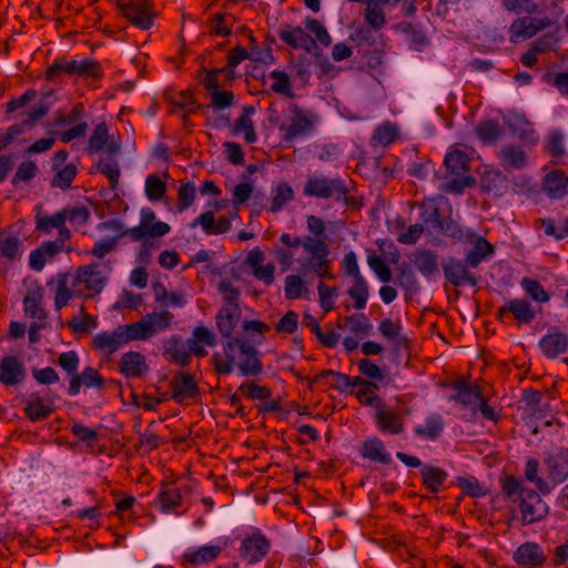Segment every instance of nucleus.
<instances>
[{"label": "nucleus", "instance_id": "nucleus-1", "mask_svg": "<svg viewBox=\"0 0 568 568\" xmlns=\"http://www.w3.org/2000/svg\"><path fill=\"white\" fill-rule=\"evenodd\" d=\"M173 317V314L169 311L152 312L138 322L119 325L124 344L151 339L159 333L169 329Z\"/></svg>", "mask_w": 568, "mask_h": 568}, {"label": "nucleus", "instance_id": "nucleus-2", "mask_svg": "<svg viewBox=\"0 0 568 568\" xmlns=\"http://www.w3.org/2000/svg\"><path fill=\"white\" fill-rule=\"evenodd\" d=\"M110 267L99 262L79 266L73 275H70L71 286L81 287L83 298H91L100 294L106 285Z\"/></svg>", "mask_w": 568, "mask_h": 568}, {"label": "nucleus", "instance_id": "nucleus-3", "mask_svg": "<svg viewBox=\"0 0 568 568\" xmlns=\"http://www.w3.org/2000/svg\"><path fill=\"white\" fill-rule=\"evenodd\" d=\"M348 192L349 189L346 180L341 178H328L325 175L310 176L303 189L305 196L333 199L336 202L344 201L346 204L348 203Z\"/></svg>", "mask_w": 568, "mask_h": 568}, {"label": "nucleus", "instance_id": "nucleus-4", "mask_svg": "<svg viewBox=\"0 0 568 568\" xmlns=\"http://www.w3.org/2000/svg\"><path fill=\"white\" fill-rule=\"evenodd\" d=\"M290 111L292 115L288 124L280 128L284 132V140L287 142H294L310 135L320 123V116L315 112L304 110L296 103L290 105Z\"/></svg>", "mask_w": 568, "mask_h": 568}, {"label": "nucleus", "instance_id": "nucleus-5", "mask_svg": "<svg viewBox=\"0 0 568 568\" xmlns=\"http://www.w3.org/2000/svg\"><path fill=\"white\" fill-rule=\"evenodd\" d=\"M230 352L235 351L237 366L243 376H257L263 373V364L257 349L240 338L229 341Z\"/></svg>", "mask_w": 568, "mask_h": 568}, {"label": "nucleus", "instance_id": "nucleus-6", "mask_svg": "<svg viewBox=\"0 0 568 568\" xmlns=\"http://www.w3.org/2000/svg\"><path fill=\"white\" fill-rule=\"evenodd\" d=\"M58 398L50 389L30 393L24 399V414L31 422L48 418L55 410Z\"/></svg>", "mask_w": 568, "mask_h": 568}, {"label": "nucleus", "instance_id": "nucleus-7", "mask_svg": "<svg viewBox=\"0 0 568 568\" xmlns=\"http://www.w3.org/2000/svg\"><path fill=\"white\" fill-rule=\"evenodd\" d=\"M120 12L136 28L149 30L154 24L156 16L151 0H130L119 3Z\"/></svg>", "mask_w": 568, "mask_h": 568}, {"label": "nucleus", "instance_id": "nucleus-8", "mask_svg": "<svg viewBox=\"0 0 568 568\" xmlns=\"http://www.w3.org/2000/svg\"><path fill=\"white\" fill-rule=\"evenodd\" d=\"M469 267L470 265H468L465 258L457 260L449 257L442 262L444 277L454 286H463L466 284L476 286L478 284L477 277L469 272Z\"/></svg>", "mask_w": 568, "mask_h": 568}, {"label": "nucleus", "instance_id": "nucleus-9", "mask_svg": "<svg viewBox=\"0 0 568 568\" xmlns=\"http://www.w3.org/2000/svg\"><path fill=\"white\" fill-rule=\"evenodd\" d=\"M551 21L549 18L534 19L531 17H521L513 21L509 27V39L513 43L532 38L539 31L548 28Z\"/></svg>", "mask_w": 568, "mask_h": 568}, {"label": "nucleus", "instance_id": "nucleus-10", "mask_svg": "<svg viewBox=\"0 0 568 568\" xmlns=\"http://www.w3.org/2000/svg\"><path fill=\"white\" fill-rule=\"evenodd\" d=\"M538 347L546 358H557L568 352V334L557 326H551L539 339Z\"/></svg>", "mask_w": 568, "mask_h": 568}, {"label": "nucleus", "instance_id": "nucleus-11", "mask_svg": "<svg viewBox=\"0 0 568 568\" xmlns=\"http://www.w3.org/2000/svg\"><path fill=\"white\" fill-rule=\"evenodd\" d=\"M521 523L531 525L541 520L548 514V506L534 490L524 491L520 500Z\"/></svg>", "mask_w": 568, "mask_h": 568}, {"label": "nucleus", "instance_id": "nucleus-12", "mask_svg": "<svg viewBox=\"0 0 568 568\" xmlns=\"http://www.w3.org/2000/svg\"><path fill=\"white\" fill-rule=\"evenodd\" d=\"M377 429L383 434L397 435L404 432L403 417L386 404H379L374 413Z\"/></svg>", "mask_w": 568, "mask_h": 568}, {"label": "nucleus", "instance_id": "nucleus-13", "mask_svg": "<svg viewBox=\"0 0 568 568\" xmlns=\"http://www.w3.org/2000/svg\"><path fill=\"white\" fill-rule=\"evenodd\" d=\"M271 544L262 534L246 537L241 545V557L253 565L261 561L270 551Z\"/></svg>", "mask_w": 568, "mask_h": 568}, {"label": "nucleus", "instance_id": "nucleus-14", "mask_svg": "<svg viewBox=\"0 0 568 568\" xmlns=\"http://www.w3.org/2000/svg\"><path fill=\"white\" fill-rule=\"evenodd\" d=\"M278 38L286 45L293 49H304L306 52H311L316 47L314 38L302 27L283 24L278 30Z\"/></svg>", "mask_w": 568, "mask_h": 568}, {"label": "nucleus", "instance_id": "nucleus-15", "mask_svg": "<svg viewBox=\"0 0 568 568\" xmlns=\"http://www.w3.org/2000/svg\"><path fill=\"white\" fill-rule=\"evenodd\" d=\"M170 386L172 398L178 403H182L185 399H194L200 393L194 377L182 371L174 374L170 381Z\"/></svg>", "mask_w": 568, "mask_h": 568}, {"label": "nucleus", "instance_id": "nucleus-16", "mask_svg": "<svg viewBox=\"0 0 568 568\" xmlns=\"http://www.w3.org/2000/svg\"><path fill=\"white\" fill-rule=\"evenodd\" d=\"M27 376L23 363L13 355L0 359V383L7 386L21 384Z\"/></svg>", "mask_w": 568, "mask_h": 568}, {"label": "nucleus", "instance_id": "nucleus-17", "mask_svg": "<svg viewBox=\"0 0 568 568\" xmlns=\"http://www.w3.org/2000/svg\"><path fill=\"white\" fill-rule=\"evenodd\" d=\"M466 241L474 244L465 257L468 265L473 268H476L480 263L487 261L495 252L493 244L470 231L467 232Z\"/></svg>", "mask_w": 568, "mask_h": 568}, {"label": "nucleus", "instance_id": "nucleus-18", "mask_svg": "<svg viewBox=\"0 0 568 568\" xmlns=\"http://www.w3.org/2000/svg\"><path fill=\"white\" fill-rule=\"evenodd\" d=\"M44 288L36 284L33 288H29L23 298V310L27 316L39 322L47 321L48 313L43 307Z\"/></svg>", "mask_w": 568, "mask_h": 568}, {"label": "nucleus", "instance_id": "nucleus-19", "mask_svg": "<svg viewBox=\"0 0 568 568\" xmlns=\"http://www.w3.org/2000/svg\"><path fill=\"white\" fill-rule=\"evenodd\" d=\"M36 230L49 235L53 230H58V237L62 240H70V230L64 224V216L61 210L52 215L37 214L36 215Z\"/></svg>", "mask_w": 568, "mask_h": 568}, {"label": "nucleus", "instance_id": "nucleus-20", "mask_svg": "<svg viewBox=\"0 0 568 568\" xmlns=\"http://www.w3.org/2000/svg\"><path fill=\"white\" fill-rule=\"evenodd\" d=\"M97 387L102 388L104 386V378L93 367H85L82 373H75L69 384L68 394L75 396L80 393L81 387Z\"/></svg>", "mask_w": 568, "mask_h": 568}, {"label": "nucleus", "instance_id": "nucleus-21", "mask_svg": "<svg viewBox=\"0 0 568 568\" xmlns=\"http://www.w3.org/2000/svg\"><path fill=\"white\" fill-rule=\"evenodd\" d=\"M506 312L511 313L518 324H529L536 317L530 302L525 298L509 300L499 308L498 316L503 317Z\"/></svg>", "mask_w": 568, "mask_h": 568}, {"label": "nucleus", "instance_id": "nucleus-22", "mask_svg": "<svg viewBox=\"0 0 568 568\" xmlns=\"http://www.w3.org/2000/svg\"><path fill=\"white\" fill-rule=\"evenodd\" d=\"M547 466L549 477L555 483H562L568 478V452L558 449L555 453L546 455L544 459Z\"/></svg>", "mask_w": 568, "mask_h": 568}, {"label": "nucleus", "instance_id": "nucleus-23", "mask_svg": "<svg viewBox=\"0 0 568 568\" xmlns=\"http://www.w3.org/2000/svg\"><path fill=\"white\" fill-rule=\"evenodd\" d=\"M514 560L519 566L530 568L542 565L546 560V556L538 544L527 541L516 549Z\"/></svg>", "mask_w": 568, "mask_h": 568}, {"label": "nucleus", "instance_id": "nucleus-24", "mask_svg": "<svg viewBox=\"0 0 568 568\" xmlns=\"http://www.w3.org/2000/svg\"><path fill=\"white\" fill-rule=\"evenodd\" d=\"M124 345L120 326L113 331L100 332L92 338V347L106 355L115 353Z\"/></svg>", "mask_w": 568, "mask_h": 568}, {"label": "nucleus", "instance_id": "nucleus-25", "mask_svg": "<svg viewBox=\"0 0 568 568\" xmlns=\"http://www.w3.org/2000/svg\"><path fill=\"white\" fill-rule=\"evenodd\" d=\"M226 542L223 545H204L201 547H190L184 552V559L192 565H205L214 561L225 548Z\"/></svg>", "mask_w": 568, "mask_h": 568}, {"label": "nucleus", "instance_id": "nucleus-26", "mask_svg": "<svg viewBox=\"0 0 568 568\" xmlns=\"http://www.w3.org/2000/svg\"><path fill=\"white\" fill-rule=\"evenodd\" d=\"M163 355L170 361L183 367L187 366L191 361L190 352L183 339L179 335H172L164 342Z\"/></svg>", "mask_w": 568, "mask_h": 568}, {"label": "nucleus", "instance_id": "nucleus-27", "mask_svg": "<svg viewBox=\"0 0 568 568\" xmlns=\"http://www.w3.org/2000/svg\"><path fill=\"white\" fill-rule=\"evenodd\" d=\"M49 111L48 105L44 102L39 103L30 112L23 114V119L8 128L7 132L17 138L28 131H30L38 121H40Z\"/></svg>", "mask_w": 568, "mask_h": 568}, {"label": "nucleus", "instance_id": "nucleus-28", "mask_svg": "<svg viewBox=\"0 0 568 568\" xmlns=\"http://www.w3.org/2000/svg\"><path fill=\"white\" fill-rule=\"evenodd\" d=\"M119 366L120 373L125 377H140L148 369L144 355L133 351L122 355Z\"/></svg>", "mask_w": 568, "mask_h": 568}, {"label": "nucleus", "instance_id": "nucleus-29", "mask_svg": "<svg viewBox=\"0 0 568 568\" xmlns=\"http://www.w3.org/2000/svg\"><path fill=\"white\" fill-rule=\"evenodd\" d=\"M423 485L430 494H438L444 489L448 473L437 466L423 465L420 468Z\"/></svg>", "mask_w": 568, "mask_h": 568}, {"label": "nucleus", "instance_id": "nucleus-30", "mask_svg": "<svg viewBox=\"0 0 568 568\" xmlns=\"http://www.w3.org/2000/svg\"><path fill=\"white\" fill-rule=\"evenodd\" d=\"M57 282H58V286H57V292H55V297H54V307L57 311H60L61 308L67 306L69 301L73 296L81 297V295H83L81 287L71 286L70 274H68V273L58 274Z\"/></svg>", "mask_w": 568, "mask_h": 568}, {"label": "nucleus", "instance_id": "nucleus-31", "mask_svg": "<svg viewBox=\"0 0 568 568\" xmlns=\"http://www.w3.org/2000/svg\"><path fill=\"white\" fill-rule=\"evenodd\" d=\"M395 283L405 292L406 301L413 298L419 291L417 276L407 264L395 268Z\"/></svg>", "mask_w": 568, "mask_h": 568}, {"label": "nucleus", "instance_id": "nucleus-32", "mask_svg": "<svg viewBox=\"0 0 568 568\" xmlns=\"http://www.w3.org/2000/svg\"><path fill=\"white\" fill-rule=\"evenodd\" d=\"M359 453L362 457L383 465H388L392 462L383 440L377 437L364 440Z\"/></svg>", "mask_w": 568, "mask_h": 568}, {"label": "nucleus", "instance_id": "nucleus-33", "mask_svg": "<svg viewBox=\"0 0 568 568\" xmlns=\"http://www.w3.org/2000/svg\"><path fill=\"white\" fill-rule=\"evenodd\" d=\"M542 190L551 199H562L568 193V179L562 172L552 171L544 178Z\"/></svg>", "mask_w": 568, "mask_h": 568}, {"label": "nucleus", "instance_id": "nucleus-34", "mask_svg": "<svg viewBox=\"0 0 568 568\" xmlns=\"http://www.w3.org/2000/svg\"><path fill=\"white\" fill-rule=\"evenodd\" d=\"M412 261L415 267L425 277H432L438 272V257L430 250H418Z\"/></svg>", "mask_w": 568, "mask_h": 568}, {"label": "nucleus", "instance_id": "nucleus-35", "mask_svg": "<svg viewBox=\"0 0 568 568\" xmlns=\"http://www.w3.org/2000/svg\"><path fill=\"white\" fill-rule=\"evenodd\" d=\"M444 430V419L439 414H430L423 425L414 428V433L427 440H436Z\"/></svg>", "mask_w": 568, "mask_h": 568}, {"label": "nucleus", "instance_id": "nucleus-36", "mask_svg": "<svg viewBox=\"0 0 568 568\" xmlns=\"http://www.w3.org/2000/svg\"><path fill=\"white\" fill-rule=\"evenodd\" d=\"M498 156L501 166L507 171L521 169L526 163V153L523 149L515 145H506L501 148Z\"/></svg>", "mask_w": 568, "mask_h": 568}, {"label": "nucleus", "instance_id": "nucleus-37", "mask_svg": "<svg viewBox=\"0 0 568 568\" xmlns=\"http://www.w3.org/2000/svg\"><path fill=\"white\" fill-rule=\"evenodd\" d=\"M509 126L513 133L521 141L527 144H536L538 141V134L535 131L532 124L528 122L524 116H514V120L509 122Z\"/></svg>", "mask_w": 568, "mask_h": 568}, {"label": "nucleus", "instance_id": "nucleus-38", "mask_svg": "<svg viewBox=\"0 0 568 568\" xmlns=\"http://www.w3.org/2000/svg\"><path fill=\"white\" fill-rule=\"evenodd\" d=\"M239 316V306H223L216 314V327L223 336H230Z\"/></svg>", "mask_w": 568, "mask_h": 568}, {"label": "nucleus", "instance_id": "nucleus-39", "mask_svg": "<svg viewBox=\"0 0 568 568\" xmlns=\"http://www.w3.org/2000/svg\"><path fill=\"white\" fill-rule=\"evenodd\" d=\"M255 112L254 106H244L243 114L236 120L234 125L235 133H243L244 140L247 143H254L256 141V133L253 126V121L250 115Z\"/></svg>", "mask_w": 568, "mask_h": 568}, {"label": "nucleus", "instance_id": "nucleus-40", "mask_svg": "<svg viewBox=\"0 0 568 568\" xmlns=\"http://www.w3.org/2000/svg\"><path fill=\"white\" fill-rule=\"evenodd\" d=\"M347 294L354 300V307L356 310L365 308L369 296V288L363 275L353 278V284L348 288Z\"/></svg>", "mask_w": 568, "mask_h": 568}, {"label": "nucleus", "instance_id": "nucleus-41", "mask_svg": "<svg viewBox=\"0 0 568 568\" xmlns=\"http://www.w3.org/2000/svg\"><path fill=\"white\" fill-rule=\"evenodd\" d=\"M481 186L486 192L501 196L507 190V179L500 172L489 171L483 175Z\"/></svg>", "mask_w": 568, "mask_h": 568}, {"label": "nucleus", "instance_id": "nucleus-42", "mask_svg": "<svg viewBox=\"0 0 568 568\" xmlns=\"http://www.w3.org/2000/svg\"><path fill=\"white\" fill-rule=\"evenodd\" d=\"M329 254L308 255L303 267L306 272L315 273L320 277L332 278L333 274L329 272L331 260Z\"/></svg>", "mask_w": 568, "mask_h": 568}, {"label": "nucleus", "instance_id": "nucleus-43", "mask_svg": "<svg viewBox=\"0 0 568 568\" xmlns=\"http://www.w3.org/2000/svg\"><path fill=\"white\" fill-rule=\"evenodd\" d=\"M22 253L23 242L19 237L6 235L0 241V257L7 261H16L22 256Z\"/></svg>", "mask_w": 568, "mask_h": 568}, {"label": "nucleus", "instance_id": "nucleus-44", "mask_svg": "<svg viewBox=\"0 0 568 568\" xmlns=\"http://www.w3.org/2000/svg\"><path fill=\"white\" fill-rule=\"evenodd\" d=\"M445 165L453 174L460 175L469 171V158L462 150H452L445 156Z\"/></svg>", "mask_w": 568, "mask_h": 568}, {"label": "nucleus", "instance_id": "nucleus-45", "mask_svg": "<svg viewBox=\"0 0 568 568\" xmlns=\"http://www.w3.org/2000/svg\"><path fill=\"white\" fill-rule=\"evenodd\" d=\"M53 171L55 174L53 175L50 185L61 190L69 189L78 173L77 165L73 163L64 164V166L54 169Z\"/></svg>", "mask_w": 568, "mask_h": 568}, {"label": "nucleus", "instance_id": "nucleus-46", "mask_svg": "<svg viewBox=\"0 0 568 568\" xmlns=\"http://www.w3.org/2000/svg\"><path fill=\"white\" fill-rule=\"evenodd\" d=\"M419 217L427 227L436 231L442 219L439 215V209L434 200H427L420 204Z\"/></svg>", "mask_w": 568, "mask_h": 568}, {"label": "nucleus", "instance_id": "nucleus-47", "mask_svg": "<svg viewBox=\"0 0 568 568\" xmlns=\"http://www.w3.org/2000/svg\"><path fill=\"white\" fill-rule=\"evenodd\" d=\"M520 286L527 295L538 303H547L550 300V295L537 280L524 277L520 281Z\"/></svg>", "mask_w": 568, "mask_h": 568}, {"label": "nucleus", "instance_id": "nucleus-48", "mask_svg": "<svg viewBox=\"0 0 568 568\" xmlns=\"http://www.w3.org/2000/svg\"><path fill=\"white\" fill-rule=\"evenodd\" d=\"M483 395L478 386H474L470 389H463L460 393H456L449 397V400L459 403L465 408H471L476 412L477 404L481 399Z\"/></svg>", "mask_w": 568, "mask_h": 568}, {"label": "nucleus", "instance_id": "nucleus-49", "mask_svg": "<svg viewBox=\"0 0 568 568\" xmlns=\"http://www.w3.org/2000/svg\"><path fill=\"white\" fill-rule=\"evenodd\" d=\"M501 130L498 122L486 120L478 123L476 134L484 143H494L500 136Z\"/></svg>", "mask_w": 568, "mask_h": 568}, {"label": "nucleus", "instance_id": "nucleus-50", "mask_svg": "<svg viewBox=\"0 0 568 568\" xmlns=\"http://www.w3.org/2000/svg\"><path fill=\"white\" fill-rule=\"evenodd\" d=\"M166 192V183L156 174L145 179V195L150 201H160Z\"/></svg>", "mask_w": 568, "mask_h": 568}, {"label": "nucleus", "instance_id": "nucleus-51", "mask_svg": "<svg viewBox=\"0 0 568 568\" xmlns=\"http://www.w3.org/2000/svg\"><path fill=\"white\" fill-rule=\"evenodd\" d=\"M345 327L357 335H368L373 325L364 313H357L345 317Z\"/></svg>", "mask_w": 568, "mask_h": 568}, {"label": "nucleus", "instance_id": "nucleus-52", "mask_svg": "<svg viewBox=\"0 0 568 568\" xmlns=\"http://www.w3.org/2000/svg\"><path fill=\"white\" fill-rule=\"evenodd\" d=\"M294 192L291 185L283 182L273 191V199L270 210L274 213L281 211L283 206L293 199Z\"/></svg>", "mask_w": 568, "mask_h": 568}, {"label": "nucleus", "instance_id": "nucleus-53", "mask_svg": "<svg viewBox=\"0 0 568 568\" xmlns=\"http://www.w3.org/2000/svg\"><path fill=\"white\" fill-rule=\"evenodd\" d=\"M74 74L82 78L100 79L102 77V69L98 61L93 59L75 60Z\"/></svg>", "mask_w": 568, "mask_h": 568}, {"label": "nucleus", "instance_id": "nucleus-54", "mask_svg": "<svg viewBox=\"0 0 568 568\" xmlns=\"http://www.w3.org/2000/svg\"><path fill=\"white\" fill-rule=\"evenodd\" d=\"M38 171L39 169L34 161H23L18 165L11 183L17 186L21 182H30L37 175Z\"/></svg>", "mask_w": 568, "mask_h": 568}, {"label": "nucleus", "instance_id": "nucleus-55", "mask_svg": "<svg viewBox=\"0 0 568 568\" xmlns=\"http://www.w3.org/2000/svg\"><path fill=\"white\" fill-rule=\"evenodd\" d=\"M108 140L109 132L106 124L104 122L99 123L89 139V153L92 154L99 152L106 144Z\"/></svg>", "mask_w": 568, "mask_h": 568}, {"label": "nucleus", "instance_id": "nucleus-56", "mask_svg": "<svg viewBox=\"0 0 568 568\" xmlns=\"http://www.w3.org/2000/svg\"><path fill=\"white\" fill-rule=\"evenodd\" d=\"M196 195L195 184L192 182L182 183L178 191V210L179 212H183L189 209Z\"/></svg>", "mask_w": 568, "mask_h": 568}, {"label": "nucleus", "instance_id": "nucleus-57", "mask_svg": "<svg viewBox=\"0 0 568 568\" xmlns=\"http://www.w3.org/2000/svg\"><path fill=\"white\" fill-rule=\"evenodd\" d=\"M305 29L315 36V41L317 40L321 44L328 47L332 42L331 36L325 28L317 19L306 18L304 21Z\"/></svg>", "mask_w": 568, "mask_h": 568}, {"label": "nucleus", "instance_id": "nucleus-58", "mask_svg": "<svg viewBox=\"0 0 568 568\" xmlns=\"http://www.w3.org/2000/svg\"><path fill=\"white\" fill-rule=\"evenodd\" d=\"M75 69V60L57 59L47 70L49 80L58 79L62 73L73 75Z\"/></svg>", "mask_w": 568, "mask_h": 568}, {"label": "nucleus", "instance_id": "nucleus-59", "mask_svg": "<svg viewBox=\"0 0 568 568\" xmlns=\"http://www.w3.org/2000/svg\"><path fill=\"white\" fill-rule=\"evenodd\" d=\"M237 393L251 398V399H268L272 396V390L267 386L257 385L254 382L242 384L237 388Z\"/></svg>", "mask_w": 568, "mask_h": 568}, {"label": "nucleus", "instance_id": "nucleus-60", "mask_svg": "<svg viewBox=\"0 0 568 568\" xmlns=\"http://www.w3.org/2000/svg\"><path fill=\"white\" fill-rule=\"evenodd\" d=\"M270 77L274 80L272 90L275 93L283 94L288 98L293 97L292 85L287 73L280 70H273L270 73Z\"/></svg>", "mask_w": 568, "mask_h": 568}, {"label": "nucleus", "instance_id": "nucleus-61", "mask_svg": "<svg viewBox=\"0 0 568 568\" xmlns=\"http://www.w3.org/2000/svg\"><path fill=\"white\" fill-rule=\"evenodd\" d=\"M81 313L83 314V317L81 320H78L75 316H73L69 322L68 326L73 331V333H84L89 331L90 328H94L98 326V320L95 316L87 314L84 305L80 308Z\"/></svg>", "mask_w": 568, "mask_h": 568}, {"label": "nucleus", "instance_id": "nucleus-62", "mask_svg": "<svg viewBox=\"0 0 568 568\" xmlns=\"http://www.w3.org/2000/svg\"><path fill=\"white\" fill-rule=\"evenodd\" d=\"M303 248L308 255L329 254V245L326 237L307 235L303 239Z\"/></svg>", "mask_w": 568, "mask_h": 568}, {"label": "nucleus", "instance_id": "nucleus-63", "mask_svg": "<svg viewBox=\"0 0 568 568\" xmlns=\"http://www.w3.org/2000/svg\"><path fill=\"white\" fill-rule=\"evenodd\" d=\"M403 31L408 36V41L415 50L420 51L428 43L424 31L413 23H405Z\"/></svg>", "mask_w": 568, "mask_h": 568}, {"label": "nucleus", "instance_id": "nucleus-64", "mask_svg": "<svg viewBox=\"0 0 568 568\" xmlns=\"http://www.w3.org/2000/svg\"><path fill=\"white\" fill-rule=\"evenodd\" d=\"M458 486L471 497H483L486 495L485 487L474 477H457Z\"/></svg>", "mask_w": 568, "mask_h": 568}]
</instances>
